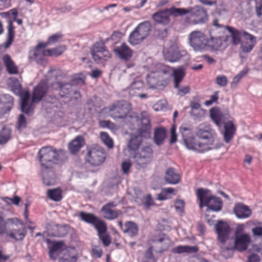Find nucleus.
Returning a JSON list of instances; mask_svg holds the SVG:
<instances>
[{"label": "nucleus", "instance_id": "1", "mask_svg": "<svg viewBox=\"0 0 262 262\" xmlns=\"http://www.w3.org/2000/svg\"><path fill=\"white\" fill-rule=\"evenodd\" d=\"M195 134L202 141L196 139L194 151L203 153L212 149L211 146L213 145L217 134L210 124L206 122L200 124Z\"/></svg>", "mask_w": 262, "mask_h": 262}, {"label": "nucleus", "instance_id": "2", "mask_svg": "<svg viewBox=\"0 0 262 262\" xmlns=\"http://www.w3.org/2000/svg\"><path fill=\"white\" fill-rule=\"evenodd\" d=\"M38 158L43 171L51 168L54 161L64 160L66 158V152L52 146L42 147L38 152Z\"/></svg>", "mask_w": 262, "mask_h": 262}, {"label": "nucleus", "instance_id": "3", "mask_svg": "<svg viewBox=\"0 0 262 262\" xmlns=\"http://www.w3.org/2000/svg\"><path fill=\"white\" fill-rule=\"evenodd\" d=\"M196 196L199 201V207H207L208 209L218 212L222 210L223 201L218 196L212 195L211 191L207 188H199L196 190Z\"/></svg>", "mask_w": 262, "mask_h": 262}, {"label": "nucleus", "instance_id": "4", "mask_svg": "<svg viewBox=\"0 0 262 262\" xmlns=\"http://www.w3.org/2000/svg\"><path fill=\"white\" fill-rule=\"evenodd\" d=\"M7 221L10 224L11 229L7 230V236L15 241L23 240L27 233L24 223L17 217L7 219Z\"/></svg>", "mask_w": 262, "mask_h": 262}, {"label": "nucleus", "instance_id": "5", "mask_svg": "<svg viewBox=\"0 0 262 262\" xmlns=\"http://www.w3.org/2000/svg\"><path fill=\"white\" fill-rule=\"evenodd\" d=\"M151 29V24L148 21L139 24L130 34L128 42L132 45L139 44L148 36Z\"/></svg>", "mask_w": 262, "mask_h": 262}, {"label": "nucleus", "instance_id": "6", "mask_svg": "<svg viewBox=\"0 0 262 262\" xmlns=\"http://www.w3.org/2000/svg\"><path fill=\"white\" fill-rule=\"evenodd\" d=\"M105 160V152L103 148L95 145L87 147L85 161L93 166L101 165Z\"/></svg>", "mask_w": 262, "mask_h": 262}, {"label": "nucleus", "instance_id": "7", "mask_svg": "<svg viewBox=\"0 0 262 262\" xmlns=\"http://www.w3.org/2000/svg\"><path fill=\"white\" fill-rule=\"evenodd\" d=\"M131 112V104L125 101L115 102L108 107L110 115L114 118L123 119Z\"/></svg>", "mask_w": 262, "mask_h": 262}, {"label": "nucleus", "instance_id": "8", "mask_svg": "<svg viewBox=\"0 0 262 262\" xmlns=\"http://www.w3.org/2000/svg\"><path fill=\"white\" fill-rule=\"evenodd\" d=\"M189 42L196 51L202 52L208 50V37L201 31H192L189 35Z\"/></svg>", "mask_w": 262, "mask_h": 262}, {"label": "nucleus", "instance_id": "9", "mask_svg": "<svg viewBox=\"0 0 262 262\" xmlns=\"http://www.w3.org/2000/svg\"><path fill=\"white\" fill-rule=\"evenodd\" d=\"M133 158L137 168H143L152 161L153 150L150 146H145L142 148L140 151L136 152Z\"/></svg>", "mask_w": 262, "mask_h": 262}, {"label": "nucleus", "instance_id": "10", "mask_svg": "<svg viewBox=\"0 0 262 262\" xmlns=\"http://www.w3.org/2000/svg\"><path fill=\"white\" fill-rule=\"evenodd\" d=\"M46 48V45L43 44V42H38L33 49L29 51V60L35 61L40 64L46 63L47 62L46 57L48 56V53L45 49Z\"/></svg>", "mask_w": 262, "mask_h": 262}, {"label": "nucleus", "instance_id": "11", "mask_svg": "<svg viewBox=\"0 0 262 262\" xmlns=\"http://www.w3.org/2000/svg\"><path fill=\"white\" fill-rule=\"evenodd\" d=\"M190 16L193 17L192 20L193 24H203L208 20V15L206 10L201 6H196L188 8Z\"/></svg>", "mask_w": 262, "mask_h": 262}, {"label": "nucleus", "instance_id": "12", "mask_svg": "<svg viewBox=\"0 0 262 262\" xmlns=\"http://www.w3.org/2000/svg\"><path fill=\"white\" fill-rule=\"evenodd\" d=\"M180 131L186 147L188 149L194 151L196 138L193 135L191 126L187 125H183L180 127Z\"/></svg>", "mask_w": 262, "mask_h": 262}, {"label": "nucleus", "instance_id": "13", "mask_svg": "<svg viewBox=\"0 0 262 262\" xmlns=\"http://www.w3.org/2000/svg\"><path fill=\"white\" fill-rule=\"evenodd\" d=\"M49 244V255L51 259L56 260L60 254L66 249V245L63 241H52L50 239L47 240Z\"/></svg>", "mask_w": 262, "mask_h": 262}, {"label": "nucleus", "instance_id": "14", "mask_svg": "<svg viewBox=\"0 0 262 262\" xmlns=\"http://www.w3.org/2000/svg\"><path fill=\"white\" fill-rule=\"evenodd\" d=\"M251 242L250 235L248 234H238L235 235L233 249L242 252L246 251Z\"/></svg>", "mask_w": 262, "mask_h": 262}, {"label": "nucleus", "instance_id": "15", "mask_svg": "<svg viewBox=\"0 0 262 262\" xmlns=\"http://www.w3.org/2000/svg\"><path fill=\"white\" fill-rule=\"evenodd\" d=\"M117 204L115 202H108L102 206L101 211L103 217L108 220H113L122 214V211L115 208Z\"/></svg>", "mask_w": 262, "mask_h": 262}, {"label": "nucleus", "instance_id": "16", "mask_svg": "<svg viewBox=\"0 0 262 262\" xmlns=\"http://www.w3.org/2000/svg\"><path fill=\"white\" fill-rule=\"evenodd\" d=\"M114 51L118 58L124 61H129L132 58L134 53L133 50L125 42L116 47Z\"/></svg>", "mask_w": 262, "mask_h": 262}, {"label": "nucleus", "instance_id": "17", "mask_svg": "<svg viewBox=\"0 0 262 262\" xmlns=\"http://www.w3.org/2000/svg\"><path fill=\"white\" fill-rule=\"evenodd\" d=\"M215 230L218 241L221 243L224 244L229 238L231 231L230 226L227 223L220 221L216 224Z\"/></svg>", "mask_w": 262, "mask_h": 262}, {"label": "nucleus", "instance_id": "18", "mask_svg": "<svg viewBox=\"0 0 262 262\" xmlns=\"http://www.w3.org/2000/svg\"><path fill=\"white\" fill-rule=\"evenodd\" d=\"M244 39L240 43L241 49L244 53L250 52L256 43V38L247 32H244Z\"/></svg>", "mask_w": 262, "mask_h": 262}, {"label": "nucleus", "instance_id": "19", "mask_svg": "<svg viewBox=\"0 0 262 262\" xmlns=\"http://www.w3.org/2000/svg\"><path fill=\"white\" fill-rule=\"evenodd\" d=\"M146 81L151 88H157L160 86L167 85L169 83V79L162 78L161 74L157 73H151L146 77Z\"/></svg>", "mask_w": 262, "mask_h": 262}, {"label": "nucleus", "instance_id": "20", "mask_svg": "<svg viewBox=\"0 0 262 262\" xmlns=\"http://www.w3.org/2000/svg\"><path fill=\"white\" fill-rule=\"evenodd\" d=\"M79 216L82 220L87 223L92 224L96 230L101 229L102 225L105 223L104 221L93 213L82 211L80 212Z\"/></svg>", "mask_w": 262, "mask_h": 262}, {"label": "nucleus", "instance_id": "21", "mask_svg": "<svg viewBox=\"0 0 262 262\" xmlns=\"http://www.w3.org/2000/svg\"><path fill=\"white\" fill-rule=\"evenodd\" d=\"M170 16L168 8H166L154 13L151 18L156 23L166 26L170 22Z\"/></svg>", "mask_w": 262, "mask_h": 262}, {"label": "nucleus", "instance_id": "22", "mask_svg": "<svg viewBox=\"0 0 262 262\" xmlns=\"http://www.w3.org/2000/svg\"><path fill=\"white\" fill-rule=\"evenodd\" d=\"M210 116L214 123L220 127L225 123L228 115L224 114L218 107H213L210 110Z\"/></svg>", "mask_w": 262, "mask_h": 262}, {"label": "nucleus", "instance_id": "23", "mask_svg": "<svg viewBox=\"0 0 262 262\" xmlns=\"http://www.w3.org/2000/svg\"><path fill=\"white\" fill-rule=\"evenodd\" d=\"M233 212L238 219L248 218L252 214V211L249 207L242 203L235 204Z\"/></svg>", "mask_w": 262, "mask_h": 262}, {"label": "nucleus", "instance_id": "24", "mask_svg": "<svg viewBox=\"0 0 262 262\" xmlns=\"http://www.w3.org/2000/svg\"><path fill=\"white\" fill-rule=\"evenodd\" d=\"M2 60L6 67L7 72L9 74L16 75L18 74V67L9 55L5 54L2 57Z\"/></svg>", "mask_w": 262, "mask_h": 262}, {"label": "nucleus", "instance_id": "25", "mask_svg": "<svg viewBox=\"0 0 262 262\" xmlns=\"http://www.w3.org/2000/svg\"><path fill=\"white\" fill-rule=\"evenodd\" d=\"M47 92V86L42 83L38 84L34 88L32 97V103H34L39 102L46 95Z\"/></svg>", "mask_w": 262, "mask_h": 262}, {"label": "nucleus", "instance_id": "26", "mask_svg": "<svg viewBox=\"0 0 262 262\" xmlns=\"http://www.w3.org/2000/svg\"><path fill=\"white\" fill-rule=\"evenodd\" d=\"M85 140L82 136H77L69 143L68 148L73 155L78 153L84 145Z\"/></svg>", "mask_w": 262, "mask_h": 262}, {"label": "nucleus", "instance_id": "27", "mask_svg": "<svg viewBox=\"0 0 262 262\" xmlns=\"http://www.w3.org/2000/svg\"><path fill=\"white\" fill-rule=\"evenodd\" d=\"M224 124V139L226 143H229L232 139L236 132V126L233 122L228 121Z\"/></svg>", "mask_w": 262, "mask_h": 262}, {"label": "nucleus", "instance_id": "28", "mask_svg": "<svg viewBox=\"0 0 262 262\" xmlns=\"http://www.w3.org/2000/svg\"><path fill=\"white\" fill-rule=\"evenodd\" d=\"M183 56V55L182 52L174 48H169L167 51L164 53L165 59L171 62L179 61Z\"/></svg>", "mask_w": 262, "mask_h": 262}, {"label": "nucleus", "instance_id": "29", "mask_svg": "<svg viewBox=\"0 0 262 262\" xmlns=\"http://www.w3.org/2000/svg\"><path fill=\"white\" fill-rule=\"evenodd\" d=\"M107 229L106 223L102 225L101 229H97L99 238L102 242L104 247H108L111 243V237L107 233Z\"/></svg>", "mask_w": 262, "mask_h": 262}, {"label": "nucleus", "instance_id": "30", "mask_svg": "<svg viewBox=\"0 0 262 262\" xmlns=\"http://www.w3.org/2000/svg\"><path fill=\"white\" fill-rule=\"evenodd\" d=\"M165 179L169 184H176L180 182L181 176L176 172L173 168H169L166 171Z\"/></svg>", "mask_w": 262, "mask_h": 262}, {"label": "nucleus", "instance_id": "31", "mask_svg": "<svg viewBox=\"0 0 262 262\" xmlns=\"http://www.w3.org/2000/svg\"><path fill=\"white\" fill-rule=\"evenodd\" d=\"M141 126L139 129V135L142 137L149 136L151 130L150 121L148 116L143 117L141 120Z\"/></svg>", "mask_w": 262, "mask_h": 262}, {"label": "nucleus", "instance_id": "32", "mask_svg": "<svg viewBox=\"0 0 262 262\" xmlns=\"http://www.w3.org/2000/svg\"><path fill=\"white\" fill-rule=\"evenodd\" d=\"M15 27L13 24V20H9L7 26V40L4 43L5 48H8L14 41L15 37Z\"/></svg>", "mask_w": 262, "mask_h": 262}, {"label": "nucleus", "instance_id": "33", "mask_svg": "<svg viewBox=\"0 0 262 262\" xmlns=\"http://www.w3.org/2000/svg\"><path fill=\"white\" fill-rule=\"evenodd\" d=\"M20 96L21 100V111L26 114H29L31 110V106L28 104V101L30 97L29 91H26L21 92Z\"/></svg>", "mask_w": 262, "mask_h": 262}, {"label": "nucleus", "instance_id": "34", "mask_svg": "<svg viewBox=\"0 0 262 262\" xmlns=\"http://www.w3.org/2000/svg\"><path fill=\"white\" fill-rule=\"evenodd\" d=\"M222 45V40L220 35L214 34H209L208 38V49L218 50Z\"/></svg>", "mask_w": 262, "mask_h": 262}, {"label": "nucleus", "instance_id": "35", "mask_svg": "<svg viewBox=\"0 0 262 262\" xmlns=\"http://www.w3.org/2000/svg\"><path fill=\"white\" fill-rule=\"evenodd\" d=\"M166 129L163 127L156 128L154 132V141L158 145L163 144L166 138Z\"/></svg>", "mask_w": 262, "mask_h": 262}, {"label": "nucleus", "instance_id": "36", "mask_svg": "<svg viewBox=\"0 0 262 262\" xmlns=\"http://www.w3.org/2000/svg\"><path fill=\"white\" fill-rule=\"evenodd\" d=\"M227 30L231 33L232 43L235 46L239 44L242 41L241 37H244V33H243L246 31L244 30L239 31L230 26L227 27Z\"/></svg>", "mask_w": 262, "mask_h": 262}, {"label": "nucleus", "instance_id": "37", "mask_svg": "<svg viewBox=\"0 0 262 262\" xmlns=\"http://www.w3.org/2000/svg\"><path fill=\"white\" fill-rule=\"evenodd\" d=\"M51 228V231L49 234L51 236L55 237H63L66 236L68 232L66 228L56 224L49 225Z\"/></svg>", "mask_w": 262, "mask_h": 262}, {"label": "nucleus", "instance_id": "38", "mask_svg": "<svg viewBox=\"0 0 262 262\" xmlns=\"http://www.w3.org/2000/svg\"><path fill=\"white\" fill-rule=\"evenodd\" d=\"M198 251L199 248L196 246H178L172 250V252L175 254L195 253Z\"/></svg>", "mask_w": 262, "mask_h": 262}, {"label": "nucleus", "instance_id": "39", "mask_svg": "<svg viewBox=\"0 0 262 262\" xmlns=\"http://www.w3.org/2000/svg\"><path fill=\"white\" fill-rule=\"evenodd\" d=\"M154 242L158 248L157 252H162L166 250L169 247V239L167 238L165 235H162L159 238L155 239Z\"/></svg>", "mask_w": 262, "mask_h": 262}, {"label": "nucleus", "instance_id": "40", "mask_svg": "<svg viewBox=\"0 0 262 262\" xmlns=\"http://www.w3.org/2000/svg\"><path fill=\"white\" fill-rule=\"evenodd\" d=\"M122 231L129 236L133 237L138 234V227L135 223L132 221H128L125 223Z\"/></svg>", "mask_w": 262, "mask_h": 262}, {"label": "nucleus", "instance_id": "41", "mask_svg": "<svg viewBox=\"0 0 262 262\" xmlns=\"http://www.w3.org/2000/svg\"><path fill=\"white\" fill-rule=\"evenodd\" d=\"M124 122L129 127L130 129H134L136 125L139 124V118L137 114L131 112L123 119Z\"/></svg>", "mask_w": 262, "mask_h": 262}, {"label": "nucleus", "instance_id": "42", "mask_svg": "<svg viewBox=\"0 0 262 262\" xmlns=\"http://www.w3.org/2000/svg\"><path fill=\"white\" fill-rule=\"evenodd\" d=\"M97 57H95L94 54H91L93 59L95 62L101 63L105 61L108 60L112 57V55L110 51L107 49H104L99 52H96V54Z\"/></svg>", "mask_w": 262, "mask_h": 262}, {"label": "nucleus", "instance_id": "43", "mask_svg": "<svg viewBox=\"0 0 262 262\" xmlns=\"http://www.w3.org/2000/svg\"><path fill=\"white\" fill-rule=\"evenodd\" d=\"M171 75L173 77L174 87L176 89H178L185 76V72L182 69H173Z\"/></svg>", "mask_w": 262, "mask_h": 262}, {"label": "nucleus", "instance_id": "44", "mask_svg": "<svg viewBox=\"0 0 262 262\" xmlns=\"http://www.w3.org/2000/svg\"><path fill=\"white\" fill-rule=\"evenodd\" d=\"M144 88V83L140 80L134 81L129 87L127 88L128 93L130 95H136Z\"/></svg>", "mask_w": 262, "mask_h": 262}, {"label": "nucleus", "instance_id": "45", "mask_svg": "<svg viewBox=\"0 0 262 262\" xmlns=\"http://www.w3.org/2000/svg\"><path fill=\"white\" fill-rule=\"evenodd\" d=\"M1 103L4 105L3 108L5 110V112H9L13 105V98L9 94H4L0 98Z\"/></svg>", "mask_w": 262, "mask_h": 262}, {"label": "nucleus", "instance_id": "46", "mask_svg": "<svg viewBox=\"0 0 262 262\" xmlns=\"http://www.w3.org/2000/svg\"><path fill=\"white\" fill-rule=\"evenodd\" d=\"M62 191L60 188L49 189L47 191V196L51 200L59 202L62 199Z\"/></svg>", "mask_w": 262, "mask_h": 262}, {"label": "nucleus", "instance_id": "47", "mask_svg": "<svg viewBox=\"0 0 262 262\" xmlns=\"http://www.w3.org/2000/svg\"><path fill=\"white\" fill-rule=\"evenodd\" d=\"M142 142L141 136L133 135L128 142V147L132 150H137Z\"/></svg>", "mask_w": 262, "mask_h": 262}, {"label": "nucleus", "instance_id": "48", "mask_svg": "<svg viewBox=\"0 0 262 262\" xmlns=\"http://www.w3.org/2000/svg\"><path fill=\"white\" fill-rule=\"evenodd\" d=\"M227 27L220 24L219 19L215 18L212 21V27L209 31V34H216V32L217 33L220 34L222 32H224L227 29Z\"/></svg>", "mask_w": 262, "mask_h": 262}, {"label": "nucleus", "instance_id": "49", "mask_svg": "<svg viewBox=\"0 0 262 262\" xmlns=\"http://www.w3.org/2000/svg\"><path fill=\"white\" fill-rule=\"evenodd\" d=\"M66 49V46L60 45L55 48L47 49V52L48 53V56L58 57L62 54Z\"/></svg>", "mask_w": 262, "mask_h": 262}, {"label": "nucleus", "instance_id": "50", "mask_svg": "<svg viewBox=\"0 0 262 262\" xmlns=\"http://www.w3.org/2000/svg\"><path fill=\"white\" fill-rule=\"evenodd\" d=\"M59 90V94L61 97H64L67 95L70 94L72 92V84L70 83L62 84L61 82H57Z\"/></svg>", "mask_w": 262, "mask_h": 262}, {"label": "nucleus", "instance_id": "51", "mask_svg": "<svg viewBox=\"0 0 262 262\" xmlns=\"http://www.w3.org/2000/svg\"><path fill=\"white\" fill-rule=\"evenodd\" d=\"M170 16L173 17L182 16L189 13L188 8H179L174 7L168 8Z\"/></svg>", "mask_w": 262, "mask_h": 262}, {"label": "nucleus", "instance_id": "52", "mask_svg": "<svg viewBox=\"0 0 262 262\" xmlns=\"http://www.w3.org/2000/svg\"><path fill=\"white\" fill-rule=\"evenodd\" d=\"M11 129L4 127L0 132V144L6 143L11 138Z\"/></svg>", "mask_w": 262, "mask_h": 262}, {"label": "nucleus", "instance_id": "53", "mask_svg": "<svg viewBox=\"0 0 262 262\" xmlns=\"http://www.w3.org/2000/svg\"><path fill=\"white\" fill-rule=\"evenodd\" d=\"M201 106L200 103L191 101L190 103V107L191 108L190 112V115L199 117L201 115L200 112L202 110Z\"/></svg>", "mask_w": 262, "mask_h": 262}, {"label": "nucleus", "instance_id": "54", "mask_svg": "<svg viewBox=\"0 0 262 262\" xmlns=\"http://www.w3.org/2000/svg\"><path fill=\"white\" fill-rule=\"evenodd\" d=\"M62 35L60 33L53 34L49 37L47 41L45 42H43V44L45 46L46 45V47H47L49 45H54L59 42V41L62 38Z\"/></svg>", "mask_w": 262, "mask_h": 262}, {"label": "nucleus", "instance_id": "55", "mask_svg": "<svg viewBox=\"0 0 262 262\" xmlns=\"http://www.w3.org/2000/svg\"><path fill=\"white\" fill-rule=\"evenodd\" d=\"M100 138L102 141L108 148H111L114 146V142L109 135L106 132H101L100 134Z\"/></svg>", "mask_w": 262, "mask_h": 262}, {"label": "nucleus", "instance_id": "56", "mask_svg": "<svg viewBox=\"0 0 262 262\" xmlns=\"http://www.w3.org/2000/svg\"><path fill=\"white\" fill-rule=\"evenodd\" d=\"M106 49L105 44L102 41L96 42L92 47L90 50L91 54H94L95 57H97L95 54L96 52H99L104 49Z\"/></svg>", "mask_w": 262, "mask_h": 262}, {"label": "nucleus", "instance_id": "57", "mask_svg": "<svg viewBox=\"0 0 262 262\" xmlns=\"http://www.w3.org/2000/svg\"><path fill=\"white\" fill-rule=\"evenodd\" d=\"M249 71V68L248 67H245L241 72L233 77L232 84H237L240 80L248 73Z\"/></svg>", "mask_w": 262, "mask_h": 262}, {"label": "nucleus", "instance_id": "58", "mask_svg": "<svg viewBox=\"0 0 262 262\" xmlns=\"http://www.w3.org/2000/svg\"><path fill=\"white\" fill-rule=\"evenodd\" d=\"M153 246H150L146 251L142 262H156L153 255Z\"/></svg>", "mask_w": 262, "mask_h": 262}, {"label": "nucleus", "instance_id": "59", "mask_svg": "<svg viewBox=\"0 0 262 262\" xmlns=\"http://www.w3.org/2000/svg\"><path fill=\"white\" fill-rule=\"evenodd\" d=\"M10 224L7 220H5L4 217L0 215V236L6 234L7 231V224Z\"/></svg>", "mask_w": 262, "mask_h": 262}, {"label": "nucleus", "instance_id": "60", "mask_svg": "<svg viewBox=\"0 0 262 262\" xmlns=\"http://www.w3.org/2000/svg\"><path fill=\"white\" fill-rule=\"evenodd\" d=\"M143 205L144 209L146 210H148L151 206L156 205L150 194H148L146 195L145 201L143 202Z\"/></svg>", "mask_w": 262, "mask_h": 262}, {"label": "nucleus", "instance_id": "61", "mask_svg": "<svg viewBox=\"0 0 262 262\" xmlns=\"http://www.w3.org/2000/svg\"><path fill=\"white\" fill-rule=\"evenodd\" d=\"M16 9L13 8L7 12H4L0 13V16L3 17L7 19V22L9 20H12L13 15L16 16Z\"/></svg>", "mask_w": 262, "mask_h": 262}, {"label": "nucleus", "instance_id": "62", "mask_svg": "<svg viewBox=\"0 0 262 262\" xmlns=\"http://www.w3.org/2000/svg\"><path fill=\"white\" fill-rule=\"evenodd\" d=\"M215 82L220 86H226L228 83L227 78L225 75H219L216 77Z\"/></svg>", "mask_w": 262, "mask_h": 262}, {"label": "nucleus", "instance_id": "63", "mask_svg": "<svg viewBox=\"0 0 262 262\" xmlns=\"http://www.w3.org/2000/svg\"><path fill=\"white\" fill-rule=\"evenodd\" d=\"M77 257L76 256L69 255V253L64 254V257L59 258V262H76Z\"/></svg>", "mask_w": 262, "mask_h": 262}, {"label": "nucleus", "instance_id": "64", "mask_svg": "<svg viewBox=\"0 0 262 262\" xmlns=\"http://www.w3.org/2000/svg\"><path fill=\"white\" fill-rule=\"evenodd\" d=\"M27 126V121L25 116L23 114L19 115L18 120L17 128L19 130L26 128Z\"/></svg>", "mask_w": 262, "mask_h": 262}]
</instances>
